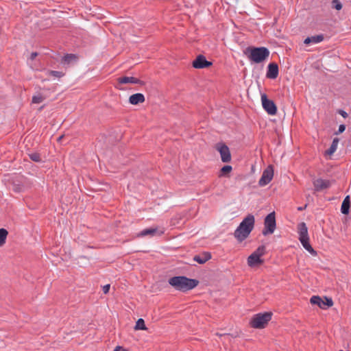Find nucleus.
Returning a JSON list of instances; mask_svg holds the SVG:
<instances>
[{
  "mask_svg": "<svg viewBox=\"0 0 351 351\" xmlns=\"http://www.w3.org/2000/svg\"><path fill=\"white\" fill-rule=\"evenodd\" d=\"M255 219L254 216L249 214L240 223L239 226L234 232V237L239 241H244L252 231L254 227Z\"/></svg>",
  "mask_w": 351,
  "mask_h": 351,
  "instance_id": "obj_1",
  "label": "nucleus"
},
{
  "mask_svg": "<svg viewBox=\"0 0 351 351\" xmlns=\"http://www.w3.org/2000/svg\"><path fill=\"white\" fill-rule=\"evenodd\" d=\"M169 284L176 290L186 292L197 286L199 281L186 276H174L169 279Z\"/></svg>",
  "mask_w": 351,
  "mask_h": 351,
  "instance_id": "obj_2",
  "label": "nucleus"
},
{
  "mask_svg": "<svg viewBox=\"0 0 351 351\" xmlns=\"http://www.w3.org/2000/svg\"><path fill=\"white\" fill-rule=\"evenodd\" d=\"M298 232L299 234V240L303 247L307 250L311 255L316 256V251L312 247L309 243V237L308 234V228L304 222H301L298 226Z\"/></svg>",
  "mask_w": 351,
  "mask_h": 351,
  "instance_id": "obj_3",
  "label": "nucleus"
},
{
  "mask_svg": "<svg viewBox=\"0 0 351 351\" xmlns=\"http://www.w3.org/2000/svg\"><path fill=\"white\" fill-rule=\"evenodd\" d=\"M248 58L254 63H261L269 56V51L264 47L247 48L246 51Z\"/></svg>",
  "mask_w": 351,
  "mask_h": 351,
  "instance_id": "obj_4",
  "label": "nucleus"
},
{
  "mask_svg": "<svg viewBox=\"0 0 351 351\" xmlns=\"http://www.w3.org/2000/svg\"><path fill=\"white\" fill-rule=\"evenodd\" d=\"M271 313H258L251 319L250 324L254 328H263L271 319Z\"/></svg>",
  "mask_w": 351,
  "mask_h": 351,
  "instance_id": "obj_5",
  "label": "nucleus"
},
{
  "mask_svg": "<svg viewBox=\"0 0 351 351\" xmlns=\"http://www.w3.org/2000/svg\"><path fill=\"white\" fill-rule=\"evenodd\" d=\"M276 228L275 213L268 214L264 220V229L262 232L264 236L274 233Z\"/></svg>",
  "mask_w": 351,
  "mask_h": 351,
  "instance_id": "obj_6",
  "label": "nucleus"
},
{
  "mask_svg": "<svg viewBox=\"0 0 351 351\" xmlns=\"http://www.w3.org/2000/svg\"><path fill=\"white\" fill-rule=\"evenodd\" d=\"M265 252V248L263 245L259 246L251 255L247 258V264L252 267L263 263L261 257Z\"/></svg>",
  "mask_w": 351,
  "mask_h": 351,
  "instance_id": "obj_7",
  "label": "nucleus"
},
{
  "mask_svg": "<svg viewBox=\"0 0 351 351\" xmlns=\"http://www.w3.org/2000/svg\"><path fill=\"white\" fill-rule=\"evenodd\" d=\"M261 101L263 108L269 115L276 114L277 108L276 104L272 100L269 99L265 94L261 95Z\"/></svg>",
  "mask_w": 351,
  "mask_h": 351,
  "instance_id": "obj_8",
  "label": "nucleus"
},
{
  "mask_svg": "<svg viewBox=\"0 0 351 351\" xmlns=\"http://www.w3.org/2000/svg\"><path fill=\"white\" fill-rule=\"evenodd\" d=\"M274 177V168L271 165H269L263 172V174L258 181L261 186H264L269 184Z\"/></svg>",
  "mask_w": 351,
  "mask_h": 351,
  "instance_id": "obj_9",
  "label": "nucleus"
},
{
  "mask_svg": "<svg viewBox=\"0 0 351 351\" xmlns=\"http://www.w3.org/2000/svg\"><path fill=\"white\" fill-rule=\"evenodd\" d=\"M217 149L220 154L222 162H228L231 160V154L230 149L225 144L217 145Z\"/></svg>",
  "mask_w": 351,
  "mask_h": 351,
  "instance_id": "obj_10",
  "label": "nucleus"
},
{
  "mask_svg": "<svg viewBox=\"0 0 351 351\" xmlns=\"http://www.w3.org/2000/svg\"><path fill=\"white\" fill-rule=\"evenodd\" d=\"M212 62L206 60L202 55H199L193 62V66L195 69H204L210 66Z\"/></svg>",
  "mask_w": 351,
  "mask_h": 351,
  "instance_id": "obj_11",
  "label": "nucleus"
},
{
  "mask_svg": "<svg viewBox=\"0 0 351 351\" xmlns=\"http://www.w3.org/2000/svg\"><path fill=\"white\" fill-rule=\"evenodd\" d=\"M330 185L331 182L328 180L318 178L313 181V186L316 191H319L323 189H328L330 186Z\"/></svg>",
  "mask_w": 351,
  "mask_h": 351,
  "instance_id": "obj_12",
  "label": "nucleus"
},
{
  "mask_svg": "<svg viewBox=\"0 0 351 351\" xmlns=\"http://www.w3.org/2000/svg\"><path fill=\"white\" fill-rule=\"evenodd\" d=\"M278 75V66L276 63H270L267 66L266 76L269 79H276Z\"/></svg>",
  "mask_w": 351,
  "mask_h": 351,
  "instance_id": "obj_13",
  "label": "nucleus"
},
{
  "mask_svg": "<svg viewBox=\"0 0 351 351\" xmlns=\"http://www.w3.org/2000/svg\"><path fill=\"white\" fill-rule=\"evenodd\" d=\"M164 233V230H158L157 228H150L142 230L138 236L145 237L147 235L154 236L156 234L161 235Z\"/></svg>",
  "mask_w": 351,
  "mask_h": 351,
  "instance_id": "obj_14",
  "label": "nucleus"
},
{
  "mask_svg": "<svg viewBox=\"0 0 351 351\" xmlns=\"http://www.w3.org/2000/svg\"><path fill=\"white\" fill-rule=\"evenodd\" d=\"M145 101V96L142 93L132 95L129 98V102L132 105H137Z\"/></svg>",
  "mask_w": 351,
  "mask_h": 351,
  "instance_id": "obj_15",
  "label": "nucleus"
},
{
  "mask_svg": "<svg viewBox=\"0 0 351 351\" xmlns=\"http://www.w3.org/2000/svg\"><path fill=\"white\" fill-rule=\"evenodd\" d=\"M324 40V36L322 34L313 36L311 37H307L304 39V43L306 45H309L311 43L317 44L319 43Z\"/></svg>",
  "mask_w": 351,
  "mask_h": 351,
  "instance_id": "obj_16",
  "label": "nucleus"
},
{
  "mask_svg": "<svg viewBox=\"0 0 351 351\" xmlns=\"http://www.w3.org/2000/svg\"><path fill=\"white\" fill-rule=\"evenodd\" d=\"M210 258V254L208 252H204L202 254L195 256L193 260L199 264H204Z\"/></svg>",
  "mask_w": 351,
  "mask_h": 351,
  "instance_id": "obj_17",
  "label": "nucleus"
},
{
  "mask_svg": "<svg viewBox=\"0 0 351 351\" xmlns=\"http://www.w3.org/2000/svg\"><path fill=\"white\" fill-rule=\"evenodd\" d=\"M118 82L120 84H138L140 80L134 77H121L118 79Z\"/></svg>",
  "mask_w": 351,
  "mask_h": 351,
  "instance_id": "obj_18",
  "label": "nucleus"
},
{
  "mask_svg": "<svg viewBox=\"0 0 351 351\" xmlns=\"http://www.w3.org/2000/svg\"><path fill=\"white\" fill-rule=\"evenodd\" d=\"M338 144H339V139L337 138H334L330 148L326 151L325 154L326 155H329V156H331L332 154H333L335 152V151L337 150Z\"/></svg>",
  "mask_w": 351,
  "mask_h": 351,
  "instance_id": "obj_19",
  "label": "nucleus"
},
{
  "mask_svg": "<svg viewBox=\"0 0 351 351\" xmlns=\"http://www.w3.org/2000/svg\"><path fill=\"white\" fill-rule=\"evenodd\" d=\"M311 303L316 304L322 309H324V300L319 296L314 295L311 298Z\"/></svg>",
  "mask_w": 351,
  "mask_h": 351,
  "instance_id": "obj_20",
  "label": "nucleus"
},
{
  "mask_svg": "<svg viewBox=\"0 0 351 351\" xmlns=\"http://www.w3.org/2000/svg\"><path fill=\"white\" fill-rule=\"evenodd\" d=\"M8 232L5 228H0V247H2L6 241Z\"/></svg>",
  "mask_w": 351,
  "mask_h": 351,
  "instance_id": "obj_21",
  "label": "nucleus"
},
{
  "mask_svg": "<svg viewBox=\"0 0 351 351\" xmlns=\"http://www.w3.org/2000/svg\"><path fill=\"white\" fill-rule=\"evenodd\" d=\"M75 60L76 56L74 54H66L62 57V62L66 64H69Z\"/></svg>",
  "mask_w": 351,
  "mask_h": 351,
  "instance_id": "obj_22",
  "label": "nucleus"
},
{
  "mask_svg": "<svg viewBox=\"0 0 351 351\" xmlns=\"http://www.w3.org/2000/svg\"><path fill=\"white\" fill-rule=\"evenodd\" d=\"M135 330H146L147 328L145 324V322L142 318H140L137 320L135 327Z\"/></svg>",
  "mask_w": 351,
  "mask_h": 351,
  "instance_id": "obj_23",
  "label": "nucleus"
},
{
  "mask_svg": "<svg viewBox=\"0 0 351 351\" xmlns=\"http://www.w3.org/2000/svg\"><path fill=\"white\" fill-rule=\"evenodd\" d=\"M232 170V167L230 165H225L221 169V173L219 176H225L227 173H229Z\"/></svg>",
  "mask_w": 351,
  "mask_h": 351,
  "instance_id": "obj_24",
  "label": "nucleus"
},
{
  "mask_svg": "<svg viewBox=\"0 0 351 351\" xmlns=\"http://www.w3.org/2000/svg\"><path fill=\"white\" fill-rule=\"evenodd\" d=\"M45 100V97H43L41 94H38L32 97V103L34 104H40Z\"/></svg>",
  "mask_w": 351,
  "mask_h": 351,
  "instance_id": "obj_25",
  "label": "nucleus"
},
{
  "mask_svg": "<svg viewBox=\"0 0 351 351\" xmlns=\"http://www.w3.org/2000/svg\"><path fill=\"white\" fill-rule=\"evenodd\" d=\"M349 209H350V204L342 202L341 207V212L344 215H347L349 213Z\"/></svg>",
  "mask_w": 351,
  "mask_h": 351,
  "instance_id": "obj_26",
  "label": "nucleus"
},
{
  "mask_svg": "<svg viewBox=\"0 0 351 351\" xmlns=\"http://www.w3.org/2000/svg\"><path fill=\"white\" fill-rule=\"evenodd\" d=\"M332 7L337 10H340L342 8V4L339 0H332Z\"/></svg>",
  "mask_w": 351,
  "mask_h": 351,
  "instance_id": "obj_27",
  "label": "nucleus"
},
{
  "mask_svg": "<svg viewBox=\"0 0 351 351\" xmlns=\"http://www.w3.org/2000/svg\"><path fill=\"white\" fill-rule=\"evenodd\" d=\"M48 73L50 75H51L52 76L58 77V78H60L64 75L63 73H62L60 71H49Z\"/></svg>",
  "mask_w": 351,
  "mask_h": 351,
  "instance_id": "obj_28",
  "label": "nucleus"
},
{
  "mask_svg": "<svg viewBox=\"0 0 351 351\" xmlns=\"http://www.w3.org/2000/svg\"><path fill=\"white\" fill-rule=\"evenodd\" d=\"M29 158L35 161V162H39L40 161V156L37 153H32V154H30L29 155Z\"/></svg>",
  "mask_w": 351,
  "mask_h": 351,
  "instance_id": "obj_29",
  "label": "nucleus"
},
{
  "mask_svg": "<svg viewBox=\"0 0 351 351\" xmlns=\"http://www.w3.org/2000/svg\"><path fill=\"white\" fill-rule=\"evenodd\" d=\"M333 305V302L331 298H325L324 300V309L327 307L332 306Z\"/></svg>",
  "mask_w": 351,
  "mask_h": 351,
  "instance_id": "obj_30",
  "label": "nucleus"
},
{
  "mask_svg": "<svg viewBox=\"0 0 351 351\" xmlns=\"http://www.w3.org/2000/svg\"><path fill=\"white\" fill-rule=\"evenodd\" d=\"M346 130V126L345 125H340L339 127V129H338V131L336 132V134H341L342 132H343Z\"/></svg>",
  "mask_w": 351,
  "mask_h": 351,
  "instance_id": "obj_31",
  "label": "nucleus"
},
{
  "mask_svg": "<svg viewBox=\"0 0 351 351\" xmlns=\"http://www.w3.org/2000/svg\"><path fill=\"white\" fill-rule=\"evenodd\" d=\"M110 285L109 284L106 285L103 287V292L106 294L109 292Z\"/></svg>",
  "mask_w": 351,
  "mask_h": 351,
  "instance_id": "obj_32",
  "label": "nucleus"
},
{
  "mask_svg": "<svg viewBox=\"0 0 351 351\" xmlns=\"http://www.w3.org/2000/svg\"><path fill=\"white\" fill-rule=\"evenodd\" d=\"M339 113L343 117V118H346L348 117V113L343 110H339Z\"/></svg>",
  "mask_w": 351,
  "mask_h": 351,
  "instance_id": "obj_33",
  "label": "nucleus"
},
{
  "mask_svg": "<svg viewBox=\"0 0 351 351\" xmlns=\"http://www.w3.org/2000/svg\"><path fill=\"white\" fill-rule=\"evenodd\" d=\"M38 56V53L36 52H32L30 55V59L32 60H34L36 57Z\"/></svg>",
  "mask_w": 351,
  "mask_h": 351,
  "instance_id": "obj_34",
  "label": "nucleus"
},
{
  "mask_svg": "<svg viewBox=\"0 0 351 351\" xmlns=\"http://www.w3.org/2000/svg\"><path fill=\"white\" fill-rule=\"evenodd\" d=\"M113 351H126L125 349H123L121 346H117Z\"/></svg>",
  "mask_w": 351,
  "mask_h": 351,
  "instance_id": "obj_35",
  "label": "nucleus"
},
{
  "mask_svg": "<svg viewBox=\"0 0 351 351\" xmlns=\"http://www.w3.org/2000/svg\"><path fill=\"white\" fill-rule=\"evenodd\" d=\"M343 203H346V204H350V197H349L348 195V196H346V197L344 198V199H343Z\"/></svg>",
  "mask_w": 351,
  "mask_h": 351,
  "instance_id": "obj_36",
  "label": "nucleus"
},
{
  "mask_svg": "<svg viewBox=\"0 0 351 351\" xmlns=\"http://www.w3.org/2000/svg\"><path fill=\"white\" fill-rule=\"evenodd\" d=\"M220 337H222L224 339H229V335H228V334L220 335Z\"/></svg>",
  "mask_w": 351,
  "mask_h": 351,
  "instance_id": "obj_37",
  "label": "nucleus"
},
{
  "mask_svg": "<svg viewBox=\"0 0 351 351\" xmlns=\"http://www.w3.org/2000/svg\"><path fill=\"white\" fill-rule=\"evenodd\" d=\"M306 207V205H305L304 207H298V210L300 211L303 210Z\"/></svg>",
  "mask_w": 351,
  "mask_h": 351,
  "instance_id": "obj_38",
  "label": "nucleus"
},
{
  "mask_svg": "<svg viewBox=\"0 0 351 351\" xmlns=\"http://www.w3.org/2000/svg\"><path fill=\"white\" fill-rule=\"evenodd\" d=\"M62 138H63V136H60L58 138V141H60L62 140Z\"/></svg>",
  "mask_w": 351,
  "mask_h": 351,
  "instance_id": "obj_39",
  "label": "nucleus"
}]
</instances>
